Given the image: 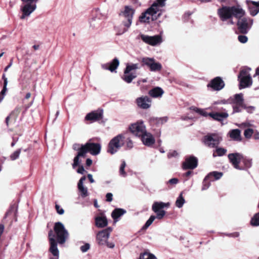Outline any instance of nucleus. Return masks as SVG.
<instances>
[{
    "label": "nucleus",
    "mask_w": 259,
    "mask_h": 259,
    "mask_svg": "<svg viewBox=\"0 0 259 259\" xmlns=\"http://www.w3.org/2000/svg\"><path fill=\"white\" fill-rule=\"evenodd\" d=\"M250 224L252 226H259V212L255 213L251 218Z\"/></svg>",
    "instance_id": "42"
},
{
    "label": "nucleus",
    "mask_w": 259,
    "mask_h": 259,
    "mask_svg": "<svg viewBox=\"0 0 259 259\" xmlns=\"http://www.w3.org/2000/svg\"><path fill=\"white\" fill-rule=\"evenodd\" d=\"M238 40L241 43H243V44L246 43L248 40L247 37L245 35H239L238 36Z\"/></svg>",
    "instance_id": "49"
},
{
    "label": "nucleus",
    "mask_w": 259,
    "mask_h": 259,
    "mask_svg": "<svg viewBox=\"0 0 259 259\" xmlns=\"http://www.w3.org/2000/svg\"><path fill=\"white\" fill-rule=\"evenodd\" d=\"M224 85L223 80L220 77H217L211 80L210 82L207 84V87L211 88L215 91H220L224 88Z\"/></svg>",
    "instance_id": "20"
},
{
    "label": "nucleus",
    "mask_w": 259,
    "mask_h": 259,
    "mask_svg": "<svg viewBox=\"0 0 259 259\" xmlns=\"http://www.w3.org/2000/svg\"><path fill=\"white\" fill-rule=\"evenodd\" d=\"M55 234L52 230L49 232V239L50 244L49 250L50 252L54 256L55 258L50 259H58L59 256V251L57 247V242L55 238Z\"/></svg>",
    "instance_id": "11"
},
{
    "label": "nucleus",
    "mask_w": 259,
    "mask_h": 259,
    "mask_svg": "<svg viewBox=\"0 0 259 259\" xmlns=\"http://www.w3.org/2000/svg\"><path fill=\"white\" fill-rule=\"evenodd\" d=\"M85 176L82 177L78 181L77 185H83L84 181L85 180Z\"/></svg>",
    "instance_id": "62"
},
{
    "label": "nucleus",
    "mask_w": 259,
    "mask_h": 259,
    "mask_svg": "<svg viewBox=\"0 0 259 259\" xmlns=\"http://www.w3.org/2000/svg\"><path fill=\"white\" fill-rule=\"evenodd\" d=\"M101 149V146L100 144L88 142L82 145L81 150L84 153L85 155L88 152L93 155H97L100 153Z\"/></svg>",
    "instance_id": "9"
},
{
    "label": "nucleus",
    "mask_w": 259,
    "mask_h": 259,
    "mask_svg": "<svg viewBox=\"0 0 259 259\" xmlns=\"http://www.w3.org/2000/svg\"><path fill=\"white\" fill-rule=\"evenodd\" d=\"M142 62L149 68L151 71H159L162 69L161 64L159 62H155L153 58H143Z\"/></svg>",
    "instance_id": "13"
},
{
    "label": "nucleus",
    "mask_w": 259,
    "mask_h": 259,
    "mask_svg": "<svg viewBox=\"0 0 259 259\" xmlns=\"http://www.w3.org/2000/svg\"><path fill=\"white\" fill-rule=\"evenodd\" d=\"M96 226L98 228H104L107 226L108 221L105 216H99L95 219Z\"/></svg>",
    "instance_id": "27"
},
{
    "label": "nucleus",
    "mask_w": 259,
    "mask_h": 259,
    "mask_svg": "<svg viewBox=\"0 0 259 259\" xmlns=\"http://www.w3.org/2000/svg\"><path fill=\"white\" fill-rule=\"evenodd\" d=\"M237 126H238L239 127H242V126L248 127V126H251V124L248 122H245L242 123L240 124H237Z\"/></svg>",
    "instance_id": "59"
},
{
    "label": "nucleus",
    "mask_w": 259,
    "mask_h": 259,
    "mask_svg": "<svg viewBox=\"0 0 259 259\" xmlns=\"http://www.w3.org/2000/svg\"><path fill=\"white\" fill-rule=\"evenodd\" d=\"M82 145H80L78 144H74L73 145V149L74 150L78 151V152H80L82 148Z\"/></svg>",
    "instance_id": "54"
},
{
    "label": "nucleus",
    "mask_w": 259,
    "mask_h": 259,
    "mask_svg": "<svg viewBox=\"0 0 259 259\" xmlns=\"http://www.w3.org/2000/svg\"><path fill=\"white\" fill-rule=\"evenodd\" d=\"M106 201L108 202H111L113 199V195L111 193H108L106 195Z\"/></svg>",
    "instance_id": "55"
},
{
    "label": "nucleus",
    "mask_w": 259,
    "mask_h": 259,
    "mask_svg": "<svg viewBox=\"0 0 259 259\" xmlns=\"http://www.w3.org/2000/svg\"><path fill=\"white\" fill-rule=\"evenodd\" d=\"M56 209L57 211V213L59 214H63L64 213V210L62 208H61L60 206L56 204L55 205Z\"/></svg>",
    "instance_id": "52"
},
{
    "label": "nucleus",
    "mask_w": 259,
    "mask_h": 259,
    "mask_svg": "<svg viewBox=\"0 0 259 259\" xmlns=\"http://www.w3.org/2000/svg\"><path fill=\"white\" fill-rule=\"evenodd\" d=\"M228 158L230 162L232 164L233 166L237 169L241 170L239 164L243 158V156L239 153H231L228 155Z\"/></svg>",
    "instance_id": "17"
},
{
    "label": "nucleus",
    "mask_w": 259,
    "mask_h": 259,
    "mask_svg": "<svg viewBox=\"0 0 259 259\" xmlns=\"http://www.w3.org/2000/svg\"><path fill=\"white\" fill-rule=\"evenodd\" d=\"M126 145L128 149H132L133 147V143L130 138L126 139Z\"/></svg>",
    "instance_id": "53"
},
{
    "label": "nucleus",
    "mask_w": 259,
    "mask_h": 259,
    "mask_svg": "<svg viewBox=\"0 0 259 259\" xmlns=\"http://www.w3.org/2000/svg\"><path fill=\"white\" fill-rule=\"evenodd\" d=\"M3 78L4 80V85L3 89L0 93V102H1L2 101V100H3V99L4 98L6 92L7 91V85L8 83L7 78L5 77V74H3Z\"/></svg>",
    "instance_id": "39"
},
{
    "label": "nucleus",
    "mask_w": 259,
    "mask_h": 259,
    "mask_svg": "<svg viewBox=\"0 0 259 259\" xmlns=\"http://www.w3.org/2000/svg\"><path fill=\"white\" fill-rule=\"evenodd\" d=\"M178 155V153L177 151H174L170 153H169L168 155V157L169 158L172 157H176Z\"/></svg>",
    "instance_id": "58"
},
{
    "label": "nucleus",
    "mask_w": 259,
    "mask_h": 259,
    "mask_svg": "<svg viewBox=\"0 0 259 259\" xmlns=\"http://www.w3.org/2000/svg\"><path fill=\"white\" fill-rule=\"evenodd\" d=\"M57 242L60 244H64L69 237V233L64 225L61 222H56L54 227Z\"/></svg>",
    "instance_id": "3"
},
{
    "label": "nucleus",
    "mask_w": 259,
    "mask_h": 259,
    "mask_svg": "<svg viewBox=\"0 0 259 259\" xmlns=\"http://www.w3.org/2000/svg\"><path fill=\"white\" fill-rule=\"evenodd\" d=\"M138 259H157L156 257L148 251H145L140 254Z\"/></svg>",
    "instance_id": "36"
},
{
    "label": "nucleus",
    "mask_w": 259,
    "mask_h": 259,
    "mask_svg": "<svg viewBox=\"0 0 259 259\" xmlns=\"http://www.w3.org/2000/svg\"><path fill=\"white\" fill-rule=\"evenodd\" d=\"M77 172L79 174H84V173L87 172V171H85V170L84 169V167H83V166H79L78 168L77 169Z\"/></svg>",
    "instance_id": "56"
},
{
    "label": "nucleus",
    "mask_w": 259,
    "mask_h": 259,
    "mask_svg": "<svg viewBox=\"0 0 259 259\" xmlns=\"http://www.w3.org/2000/svg\"><path fill=\"white\" fill-rule=\"evenodd\" d=\"M128 128L133 134L139 137L146 132V126L142 121H138L131 124Z\"/></svg>",
    "instance_id": "10"
},
{
    "label": "nucleus",
    "mask_w": 259,
    "mask_h": 259,
    "mask_svg": "<svg viewBox=\"0 0 259 259\" xmlns=\"http://www.w3.org/2000/svg\"><path fill=\"white\" fill-rule=\"evenodd\" d=\"M134 13L135 10L128 6H125L124 10L120 13V16L122 19L123 24L127 28H129L132 23Z\"/></svg>",
    "instance_id": "6"
},
{
    "label": "nucleus",
    "mask_w": 259,
    "mask_h": 259,
    "mask_svg": "<svg viewBox=\"0 0 259 259\" xmlns=\"http://www.w3.org/2000/svg\"><path fill=\"white\" fill-rule=\"evenodd\" d=\"M109 63L103 64L101 65L102 68L105 70H109Z\"/></svg>",
    "instance_id": "64"
},
{
    "label": "nucleus",
    "mask_w": 259,
    "mask_h": 259,
    "mask_svg": "<svg viewBox=\"0 0 259 259\" xmlns=\"http://www.w3.org/2000/svg\"><path fill=\"white\" fill-rule=\"evenodd\" d=\"M245 12L240 6H223L218 10V14L222 21L229 20V24H234V22L231 20L233 16L236 18L242 17Z\"/></svg>",
    "instance_id": "1"
},
{
    "label": "nucleus",
    "mask_w": 259,
    "mask_h": 259,
    "mask_svg": "<svg viewBox=\"0 0 259 259\" xmlns=\"http://www.w3.org/2000/svg\"><path fill=\"white\" fill-rule=\"evenodd\" d=\"M126 213V210L122 208H115L111 213V217L114 220V223L118 221V218Z\"/></svg>",
    "instance_id": "26"
},
{
    "label": "nucleus",
    "mask_w": 259,
    "mask_h": 259,
    "mask_svg": "<svg viewBox=\"0 0 259 259\" xmlns=\"http://www.w3.org/2000/svg\"><path fill=\"white\" fill-rule=\"evenodd\" d=\"M140 38L144 42L153 46L160 44L162 41V37L159 35L149 36L141 34Z\"/></svg>",
    "instance_id": "14"
},
{
    "label": "nucleus",
    "mask_w": 259,
    "mask_h": 259,
    "mask_svg": "<svg viewBox=\"0 0 259 259\" xmlns=\"http://www.w3.org/2000/svg\"><path fill=\"white\" fill-rule=\"evenodd\" d=\"M109 236L103 231H100L97 235V240L100 245H105Z\"/></svg>",
    "instance_id": "25"
},
{
    "label": "nucleus",
    "mask_w": 259,
    "mask_h": 259,
    "mask_svg": "<svg viewBox=\"0 0 259 259\" xmlns=\"http://www.w3.org/2000/svg\"><path fill=\"white\" fill-rule=\"evenodd\" d=\"M156 9L155 5H152L145 12L143 13L139 17V20L141 22L148 23L150 21L153 20V16L157 13L155 11Z\"/></svg>",
    "instance_id": "12"
},
{
    "label": "nucleus",
    "mask_w": 259,
    "mask_h": 259,
    "mask_svg": "<svg viewBox=\"0 0 259 259\" xmlns=\"http://www.w3.org/2000/svg\"><path fill=\"white\" fill-rule=\"evenodd\" d=\"M230 137L236 141H241V131L238 129H235L230 131L229 133Z\"/></svg>",
    "instance_id": "30"
},
{
    "label": "nucleus",
    "mask_w": 259,
    "mask_h": 259,
    "mask_svg": "<svg viewBox=\"0 0 259 259\" xmlns=\"http://www.w3.org/2000/svg\"><path fill=\"white\" fill-rule=\"evenodd\" d=\"M103 114V110L98 109L87 114L85 117V119L86 120H90L91 122H94L102 119Z\"/></svg>",
    "instance_id": "19"
},
{
    "label": "nucleus",
    "mask_w": 259,
    "mask_h": 259,
    "mask_svg": "<svg viewBox=\"0 0 259 259\" xmlns=\"http://www.w3.org/2000/svg\"><path fill=\"white\" fill-rule=\"evenodd\" d=\"M104 16L99 11H97L96 14L93 16L90 21V27L93 29H98L102 25V19Z\"/></svg>",
    "instance_id": "15"
},
{
    "label": "nucleus",
    "mask_w": 259,
    "mask_h": 259,
    "mask_svg": "<svg viewBox=\"0 0 259 259\" xmlns=\"http://www.w3.org/2000/svg\"><path fill=\"white\" fill-rule=\"evenodd\" d=\"M209 116L211 117L212 119L218 121H222L225 119H227L229 114L227 112H215L209 113Z\"/></svg>",
    "instance_id": "23"
},
{
    "label": "nucleus",
    "mask_w": 259,
    "mask_h": 259,
    "mask_svg": "<svg viewBox=\"0 0 259 259\" xmlns=\"http://www.w3.org/2000/svg\"><path fill=\"white\" fill-rule=\"evenodd\" d=\"M77 188L79 193H80V196L82 198H85L89 196V192L88 190L87 187L84 186L83 185H77Z\"/></svg>",
    "instance_id": "34"
},
{
    "label": "nucleus",
    "mask_w": 259,
    "mask_h": 259,
    "mask_svg": "<svg viewBox=\"0 0 259 259\" xmlns=\"http://www.w3.org/2000/svg\"><path fill=\"white\" fill-rule=\"evenodd\" d=\"M233 104H236L239 106H244V99L242 94H238L234 95V99L233 102Z\"/></svg>",
    "instance_id": "33"
},
{
    "label": "nucleus",
    "mask_w": 259,
    "mask_h": 259,
    "mask_svg": "<svg viewBox=\"0 0 259 259\" xmlns=\"http://www.w3.org/2000/svg\"><path fill=\"white\" fill-rule=\"evenodd\" d=\"M170 205L169 202L164 203L163 202H155L152 205V210L156 213V217L151 215L149 219L147 221L143 228L147 229L149 227L156 218L158 219H162L165 214V211L163 210H161L164 207H168Z\"/></svg>",
    "instance_id": "2"
},
{
    "label": "nucleus",
    "mask_w": 259,
    "mask_h": 259,
    "mask_svg": "<svg viewBox=\"0 0 259 259\" xmlns=\"http://www.w3.org/2000/svg\"><path fill=\"white\" fill-rule=\"evenodd\" d=\"M163 94V90L160 87H155L149 92V95L155 98L161 97Z\"/></svg>",
    "instance_id": "28"
},
{
    "label": "nucleus",
    "mask_w": 259,
    "mask_h": 259,
    "mask_svg": "<svg viewBox=\"0 0 259 259\" xmlns=\"http://www.w3.org/2000/svg\"><path fill=\"white\" fill-rule=\"evenodd\" d=\"M253 133V130L251 128H247L245 130L244 135L247 139H250Z\"/></svg>",
    "instance_id": "46"
},
{
    "label": "nucleus",
    "mask_w": 259,
    "mask_h": 259,
    "mask_svg": "<svg viewBox=\"0 0 259 259\" xmlns=\"http://www.w3.org/2000/svg\"><path fill=\"white\" fill-rule=\"evenodd\" d=\"M20 8V19L27 21L31 15L36 10L37 4L23 2Z\"/></svg>",
    "instance_id": "4"
},
{
    "label": "nucleus",
    "mask_w": 259,
    "mask_h": 259,
    "mask_svg": "<svg viewBox=\"0 0 259 259\" xmlns=\"http://www.w3.org/2000/svg\"><path fill=\"white\" fill-rule=\"evenodd\" d=\"M233 113L240 112L242 111V109H246L247 112H251L254 110V107L253 106L247 107L245 105H244V106H239L236 104H233Z\"/></svg>",
    "instance_id": "29"
},
{
    "label": "nucleus",
    "mask_w": 259,
    "mask_h": 259,
    "mask_svg": "<svg viewBox=\"0 0 259 259\" xmlns=\"http://www.w3.org/2000/svg\"><path fill=\"white\" fill-rule=\"evenodd\" d=\"M253 2V1L250 0H246V3L249 10L250 15L252 16H255L258 13L259 8H258L256 5L252 4L251 2Z\"/></svg>",
    "instance_id": "24"
},
{
    "label": "nucleus",
    "mask_w": 259,
    "mask_h": 259,
    "mask_svg": "<svg viewBox=\"0 0 259 259\" xmlns=\"http://www.w3.org/2000/svg\"><path fill=\"white\" fill-rule=\"evenodd\" d=\"M244 163L246 167L249 168L252 165V160L250 159H245Z\"/></svg>",
    "instance_id": "51"
},
{
    "label": "nucleus",
    "mask_w": 259,
    "mask_h": 259,
    "mask_svg": "<svg viewBox=\"0 0 259 259\" xmlns=\"http://www.w3.org/2000/svg\"><path fill=\"white\" fill-rule=\"evenodd\" d=\"M85 155L84 153L81 150H80V152H78L77 155L74 158L72 167L75 168L77 166L79 165V164L81 162V160H79L80 157H85Z\"/></svg>",
    "instance_id": "32"
},
{
    "label": "nucleus",
    "mask_w": 259,
    "mask_h": 259,
    "mask_svg": "<svg viewBox=\"0 0 259 259\" xmlns=\"http://www.w3.org/2000/svg\"><path fill=\"white\" fill-rule=\"evenodd\" d=\"M194 110L196 112L199 113V114H200L203 116L206 117L207 116H209V113H207L203 109H199V108H194Z\"/></svg>",
    "instance_id": "47"
},
{
    "label": "nucleus",
    "mask_w": 259,
    "mask_h": 259,
    "mask_svg": "<svg viewBox=\"0 0 259 259\" xmlns=\"http://www.w3.org/2000/svg\"><path fill=\"white\" fill-rule=\"evenodd\" d=\"M221 138L216 135H207L204 137L203 142L205 145L209 147H214L217 146Z\"/></svg>",
    "instance_id": "16"
},
{
    "label": "nucleus",
    "mask_w": 259,
    "mask_h": 259,
    "mask_svg": "<svg viewBox=\"0 0 259 259\" xmlns=\"http://www.w3.org/2000/svg\"><path fill=\"white\" fill-rule=\"evenodd\" d=\"M140 68L139 64H127L126 66V68L124 70V74L129 73L133 70H137Z\"/></svg>",
    "instance_id": "37"
},
{
    "label": "nucleus",
    "mask_w": 259,
    "mask_h": 259,
    "mask_svg": "<svg viewBox=\"0 0 259 259\" xmlns=\"http://www.w3.org/2000/svg\"><path fill=\"white\" fill-rule=\"evenodd\" d=\"M143 143L147 146H151L155 143V139L151 134L147 131L141 137Z\"/></svg>",
    "instance_id": "22"
},
{
    "label": "nucleus",
    "mask_w": 259,
    "mask_h": 259,
    "mask_svg": "<svg viewBox=\"0 0 259 259\" xmlns=\"http://www.w3.org/2000/svg\"><path fill=\"white\" fill-rule=\"evenodd\" d=\"M126 166V163L124 161H122L119 169L120 175L122 177H125L127 175L124 171V168Z\"/></svg>",
    "instance_id": "45"
},
{
    "label": "nucleus",
    "mask_w": 259,
    "mask_h": 259,
    "mask_svg": "<svg viewBox=\"0 0 259 259\" xmlns=\"http://www.w3.org/2000/svg\"><path fill=\"white\" fill-rule=\"evenodd\" d=\"M88 178L90 182L91 183H93L95 182V181L93 178L92 175L89 174L88 175Z\"/></svg>",
    "instance_id": "63"
},
{
    "label": "nucleus",
    "mask_w": 259,
    "mask_h": 259,
    "mask_svg": "<svg viewBox=\"0 0 259 259\" xmlns=\"http://www.w3.org/2000/svg\"><path fill=\"white\" fill-rule=\"evenodd\" d=\"M136 103L140 108L147 109L151 107V100L148 96H142L136 99Z\"/></svg>",
    "instance_id": "18"
},
{
    "label": "nucleus",
    "mask_w": 259,
    "mask_h": 259,
    "mask_svg": "<svg viewBox=\"0 0 259 259\" xmlns=\"http://www.w3.org/2000/svg\"><path fill=\"white\" fill-rule=\"evenodd\" d=\"M206 181H205L204 180L203 181V186H202V190H205L206 189H207L209 186H210V183H206Z\"/></svg>",
    "instance_id": "57"
},
{
    "label": "nucleus",
    "mask_w": 259,
    "mask_h": 259,
    "mask_svg": "<svg viewBox=\"0 0 259 259\" xmlns=\"http://www.w3.org/2000/svg\"><path fill=\"white\" fill-rule=\"evenodd\" d=\"M223 176V173L221 172L218 171H212L209 173L204 178V181H207V180L210 179L211 181L213 180L212 179V178H214V180H218L220 179Z\"/></svg>",
    "instance_id": "31"
},
{
    "label": "nucleus",
    "mask_w": 259,
    "mask_h": 259,
    "mask_svg": "<svg viewBox=\"0 0 259 259\" xmlns=\"http://www.w3.org/2000/svg\"><path fill=\"white\" fill-rule=\"evenodd\" d=\"M16 214V206L15 205V203L12 204L10 206L9 209L6 212V217H8L9 215H15Z\"/></svg>",
    "instance_id": "44"
},
{
    "label": "nucleus",
    "mask_w": 259,
    "mask_h": 259,
    "mask_svg": "<svg viewBox=\"0 0 259 259\" xmlns=\"http://www.w3.org/2000/svg\"><path fill=\"white\" fill-rule=\"evenodd\" d=\"M90 248V245L88 243H85L80 246V250L82 252H87Z\"/></svg>",
    "instance_id": "50"
},
{
    "label": "nucleus",
    "mask_w": 259,
    "mask_h": 259,
    "mask_svg": "<svg viewBox=\"0 0 259 259\" xmlns=\"http://www.w3.org/2000/svg\"><path fill=\"white\" fill-rule=\"evenodd\" d=\"M105 245H106L107 247L110 248H113L115 246V244L113 242H109L107 241Z\"/></svg>",
    "instance_id": "61"
},
{
    "label": "nucleus",
    "mask_w": 259,
    "mask_h": 259,
    "mask_svg": "<svg viewBox=\"0 0 259 259\" xmlns=\"http://www.w3.org/2000/svg\"><path fill=\"white\" fill-rule=\"evenodd\" d=\"M137 77L136 73L132 72L131 73L124 74L122 77V79L127 83H131L132 81Z\"/></svg>",
    "instance_id": "35"
},
{
    "label": "nucleus",
    "mask_w": 259,
    "mask_h": 259,
    "mask_svg": "<svg viewBox=\"0 0 259 259\" xmlns=\"http://www.w3.org/2000/svg\"><path fill=\"white\" fill-rule=\"evenodd\" d=\"M227 152V150L222 148H217L213 153V156H222Z\"/></svg>",
    "instance_id": "43"
},
{
    "label": "nucleus",
    "mask_w": 259,
    "mask_h": 259,
    "mask_svg": "<svg viewBox=\"0 0 259 259\" xmlns=\"http://www.w3.org/2000/svg\"><path fill=\"white\" fill-rule=\"evenodd\" d=\"M250 70V68H243L241 70L238 75L241 88H247L252 84V81L249 73Z\"/></svg>",
    "instance_id": "7"
},
{
    "label": "nucleus",
    "mask_w": 259,
    "mask_h": 259,
    "mask_svg": "<svg viewBox=\"0 0 259 259\" xmlns=\"http://www.w3.org/2000/svg\"><path fill=\"white\" fill-rule=\"evenodd\" d=\"M185 202V200L183 196V193L181 192L177 198L176 201V205L178 208H181Z\"/></svg>",
    "instance_id": "40"
},
{
    "label": "nucleus",
    "mask_w": 259,
    "mask_h": 259,
    "mask_svg": "<svg viewBox=\"0 0 259 259\" xmlns=\"http://www.w3.org/2000/svg\"><path fill=\"white\" fill-rule=\"evenodd\" d=\"M166 1V0H156L152 5L156 6L157 10H155V11L157 12L159 11L160 8L163 7L165 5Z\"/></svg>",
    "instance_id": "41"
},
{
    "label": "nucleus",
    "mask_w": 259,
    "mask_h": 259,
    "mask_svg": "<svg viewBox=\"0 0 259 259\" xmlns=\"http://www.w3.org/2000/svg\"><path fill=\"white\" fill-rule=\"evenodd\" d=\"M102 231L104 232L106 234H107L109 236L110 233L112 231V229L111 227H108L107 229H104Z\"/></svg>",
    "instance_id": "60"
},
{
    "label": "nucleus",
    "mask_w": 259,
    "mask_h": 259,
    "mask_svg": "<svg viewBox=\"0 0 259 259\" xmlns=\"http://www.w3.org/2000/svg\"><path fill=\"white\" fill-rule=\"evenodd\" d=\"M179 182V180L177 178H172L170 179L166 182L167 185H170L171 186H175L177 185Z\"/></svg>",
    "instance_id": "48"
},
{
    "label": "nucleus",
    "mask_w": 259,
    "mask_h": 259,
    "mask_svg": "<svg viewBox=\"0 0 259 259\" xmlns=\"http://www.w3.org/2000/svg\"><path fill=\"white\" fill-rule=\"evenodd\" d=\"M124 139L123 134H119L113 138L109 143L107 152L111 154L116 153L124 145Z\"/></svg>",
    "instance_id": "5"
},
{
    "label": "nucleus",
    "mask_w": 259,
    "mask_h": 259,
    "mask_svg": "<svg viewBox=\"0 0 259 259\" xmlns=\"http://www.w3.org/2000/svg\"><path fill=\"white\" fill-rule=\"evenodd\" d=\"M109 64V70L111 72L115 70L119 64V60L117 58H114L113 61Z\"/></svg>",
    "instance_id": "38"
},
{
    "label": "nucleus",
    "mask_w": 259,
    "mask_h": 259,
    "mask_svg": "<svg viewBox=\"0 0 259 259\" xmlns=\"http://www.w3.org/2000/svg\"><path fill=\"white\" fill-rule=\"evenodd\" d=\"M237 22L238 28L239 31L243 34L247 33L253 24V20L249 17H239Z\"/></svg>",
    "instance_id": "8"
},
{
    "label": "nucleus",
    "mask_w": 259,
    "mask_h": 259,
    "mask_svg": "<svg viewBox=\"0 0 259 259\" xmlns=\"http://www.w3.org/2000/svg\"><path fill=\"white\" fill-rule=\"evenodd\" d=\"M198 160L196 157L191 156L186 158L183 163V167L184 169H194L197 166Z\"/></svg>",
    "instance_id": "21"
}]
</instances>
